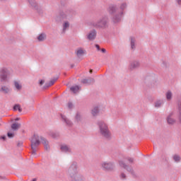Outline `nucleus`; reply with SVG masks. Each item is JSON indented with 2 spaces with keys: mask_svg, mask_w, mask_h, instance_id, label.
<instances>
[{
  "mask_svg": "<svg viewBox=\"0 0 181 181\" xmlns=\"http://www.w3.org/2000/svg\"><path fill=\"white\" fill-rule=\"evenodd\" d=\"M1 139H3L4 141H5V139H6V136H2L1 137Z\"/></svg>",
  "mask_w": 181,
  "mask_h": 181,
  "instance_id": "473e14b6",
  "label": "nucleus"
},
{
  "mask_svg": "<svg viewBox=\"0 0 181 181\" xmlns=\"http://www.w3.org/2000/svg\"><path fill=\"white\" fill-rule=\"evenodd\" d=\"M40 144V141H39V136L37 134H35L31 139V148L33 151H35L37 145H39Z\"/></svg>",
  "mask_w": 181,
  "mask_h": 181,
  "instance_id": "7ed1b4c3",
  "label": "nucleus"
},
{
  "mask_svg": "<svg viewBox=\"0 0 181 181\" xmlns=\"http://www.w3.org/2000/svg\"><path fill=\"white\" fill-rule=\"evenodd\" d=\"M120 21H121V18L120 17H115L113 18L114 23H117V22H119Z\"/></svg>",
  "mask_w": 181,
  "mask_h": 181,
  "instance_id": "393cba45",
  "label": "nucleus"
},
{
  "mask_svg": "<svg viewBox=\"0 0 181 181\" xmlns=\"http://www.w3.org/2000/svg\"><path fill=\"white\" fill-rule=\"evenodd\" d=\"M76 122H80V121H81V115L76 114Z\"/></svg>",
  "mask_w": 181,
  "mask_h": 181,
  "instance_id": "4be33fe9",
  "label": "nucleus"
},
{
  "mask_svg": "<svg viewBox=\"0 0 181 181\" xmlns=\"http://www.w3.org/2000/svg\"><path fill=\"white\" fill-rule=\"evenodd\" d=\"M45 39H46L45 34H40L37 37V40H39V42H42V40H45Z\"/></svg>",
  "mask_w": 181,
  "mask_h": 181,
  "instance_id": "dca6fc26",
  "label": "nucleus"
},
{
  "mask_svg": "<svg viewBox=\"0 0 181 181\" xmlns=\"http://www.w3.org/2000/svg\"><path fill=\"white\" fill-rule=\"evenodd\" d=\"M178 4H181V0H177Z\"/></svg>",
  "mask_w": 181,
  "mask_h": 181,
  "instance_id": "ea45409f",
  "label": "nucleus"
},
{
  "mask_svg": "<svg viewBox=\"0 0 181 181\" xmlns=\"http://www.w3.org/2000/svg\"><path fill=\"white\" fill-rule=\"evenodd\" d=\"M21 128V124L19 123H13L11 125V129H13V131H17V129Z\"/></svg>",
  "mask_w": 181,
  "mask_h": 181,
  "instance_id": "9d476101",
  "label": "nucleus"
},
{
  "mask_svg": "<svg viewBox=\"0 0 181 181\" xmlns=\"http://www.w3.org/2000/svg\"><path fill=\"white\" fill-rule=\"evenodd\" d=\"M125 6H127V4H122V8H125Z\"/></svg>",
  "mask_w": 181,
  "mask_h": 181,
  "instance_id": "e433bc0d",
  "label": "nucleus"
},
{
  "mask_svg": "<svg viewBox=\"0 0 181 181\" xmlns=\"http://www.w3.org/2000/svg\"><path fill=\"white\" fill-rule=\"evenodd\" d=\"M87 81H88L86 80V79H83V80L82 81V83H87Z\"/></svg>",
  "mask_w": 181,
  "mask_h": 181,
  "instance_id": "f704fd0d",
  "label": "nucleus"
},
{
  "mask_svg": "<svg viewBox=\"0 0 181 181\" xmlns=\"http://www.w3.org/2000/svg\"><path fill=\"white\" fill-rule=\"evenodd\" d=\"M13 110L15 111H19V112H22V108L21 107V105H15L13 107Z\"/></svg>",
  "mask_w": 181,
  "mask_h": 181,
  "instance_id": "a211bd4d",
  "label": "nucleus"
},
{
  "mask_svg": "<svg viewBox=\"0 0 181 181\" xmlns=\"http://www.w3.org/2000/svg\"><path fill=\"white\" fill-rule=\"evenodd\" d=\"M160 105H162V102H160V101H157V102L156 103V104H155V107H156V108H158V107H160Z\"/></svg>",
  "mask_w": 181,
  "mask_h": 181,
  "instance_id": "bb28decb",
  "label": "nucleus"
},
{
  "mask_svg": "<svg viewBox=\"0 0 181 181\" xmlns=\"http://www.w3.org/2000/svg\"><path fill=\"white\" fill-rule=\"evenodd\" d=\"M71 91H72V93H74V94H76V93H78V90H80V88L77 86H72L70 88Z\"/></svg>",
  "mask_w": 181,
  "mask_h": 181,
  "instance_id": "4468645a",
  "label": "nucleus"
},
{
  "mask_svg": "<svg viewBox=\"0 0 181 181\" xmlns=\"http://www.w3.org/2000/svg\"><path fill=\"white\" fill-rule=\"evenodd\" d=\"M131 45H132V49H134V47L135 46V40L132 39Z\"/></svg>",
  "mask_w": 181,
  "mask_h": 181,
  "instance_id": "cd10ccee",
  "label": "nucleus"
},
{
  "mask_svg": "<svg viewBox=\"0 0 181 181\" xmlns=\"http://www.w3.org/2000/svg\"><path fill=\"white\" fill-rule=\"evenodd\" d=\"M167 121H168V123L171 124V125L175 124V119H173V117H172V115H169L168 117Z\"/></svg>",
  "mask_w": 181,
  "mask_h": 181,
  "instance_id": "f8f14e48",
  "label": "nucleus"
},
{
  "mask_svg": "<svg viewBox=\"0 0 181 181\" xmlns=\"http://www.w3.org/2000/svg\"><path fill=\"white\" fill-rule=\"evenodd\" d=\"M95 36H97V33H95V30H93L88 35V39L89 40H94V39H95Z\"/></svg>",
  "mask_w": 181,
  "mask_h": 181,
  "instance_id": "423d86ee",
  "label": "nucleus"
},
{
  "mask_svg": "<svg viewBox=\"0 0 181 181\" xmlns=\"http://www.w3.org/2000/svg\"><path fill=\"white\" fill-rule=\"evenodd\" d=\"M1 90L3 91V93H5L6 94L9 92V88L6 86H2Z\"/></svg>",
  "mask_w": 181,
  "mask_h": 181,
  "instance_id": "6ab92c4d",
  "label": "nucleus"
},
{
  "mask_svg": "<svg viewBox=\"0 0 181 181\" xmlns=\"http://www.w3.org/2000/svg\"><path fill=\"white\" fill-rule=\"evenodd\" d=\"M108 11L110 13H114V12H115V6H110Z\"/></svg>",
  "mask_w": 181,
  "mask_h": 181,
  "instance_id": "412c9836",
  "label": "nucleus"
},
{
  "mask_svg": "<svg viewBox=\"0 0 181 181\" xmlns=\"http://www.w3.org/2000/svg\"><path fill=\"white\" fill-rule=\"evenodd\" d=\"M107 23L108 18L107 17H103L99 19L97 23H95L93 25L95 26V28H104Z\"/></svg>",
  "mask_w": 181,
  "mask_h": 181,
  "instance_id": "f03ea898",
  "label": "nucleus"
},
{
  "mask_svg": "<svg viewBox=\"0 0 181 181\" xmlns=\"http://www.w3.org/2000/svg\"><path fill=\"white\" fill-rule=\"evenodd\" d=\"M15 120L16 121H19V118H16Z\"/></svg>",
  "mask_w": 181,
  "mask_h": 181,
  "instance_id": "a19ab883",
  "label": "nucleus"
},
{
  "mask_svg": "<svg viewBox=\"0 0 181 181\" xmlns=\"http://www.w3.org/2000/svg\"><path fill=\"white\" fill-rule=\"evenodd\" d=\"M129 161L131 163L134 162V158H129Z\"/></svg>",
  "mask_w": 181,
  "mask_h": 181,
  "instance_id": "c9c22d12",
  "label": "nucleus"
},
{
  "mask_svg": "<svg viewBox=\"0 0 181 181\" xmlns=\"http://www.w3.org/2000/svg\"><path fill=\"white\" fill-rule=\"evenodd\" d=\"M136 67H139V63L137 62H134L130 64V69L134 70V69H136Z\"/></svg>",
  "mask_w": 181,
  "mask_h": 181,
  "instance_id": "0eeeda50",
  "label": "nucleus"
},
{
  "mask_svg": "<svg viewBox=\"0 0 181 181\" xmlns=\"http://www.w3.org/2000/svg\"><path fill=\"white\" fill-rule=\"evenodd\" d=\"M40 86H43V84H45V80L40 81Z\"/></svg>",
  "mask_w": 181,
  "mask_h": 181,
  "instance_id": "2f4dec72",
  "label": "nucleus"
},
{
  "mask_svg": "<svg viewBox=\"0 0 181 181\" xmlns=\"http://www.w3.org/2000/svg\"><path fill=\"white\" fill-rule=\"evenodd\" d=\"M102 167L106 170H112L114 169V164L112 163H102Z\"/></svg>",
  "mask_w": 181,
  "mask_h": 181,
  "instance_id": "39448f33",
  "label": "nucleus"
},
{
  "mask_svg": "<svg viewBox=\"0 0 181 181\" xmlns=\"http://www.w3.org/2000/svg\"><path fill=\"white\" fill-rule=\"evenodd\" d=\"M41 142L42 144H43L45 149H49V145H48L49 142H47V141L45 138L43 137L41 138Z\"/></svg>",
  "mask_w": 181,
  "mask_h": 181,
  "instance_id": "6e6552de",
  "label": "nucleus"
},
{
  "mask_svg": "<svg viewBox=\"0 0 181 181\" xmlns=\"http://www.w3.org/2000/svg\"><path fill=\"white\" fill-rule=\"evenodd\" d=\"M29 2L31 6H36V1H35V0H30Z\"/></svg>",
  "mask_w": 181,
  "mask_h": 181,
  "instance_id": "a878e982",
  "label": "nucleus"
},
{
  "mask_svg": "<svg viewBox=\"0 0 181 181\" xmlns=\"http://www.w3.org/2000/svg\"><path fill=\"white\" fill-rule=\"evenodd\" d=\"M99 128L100 129V134H102L105 138H110V136H111V133H110V131L108 130V127L104 122H99Z\"/></svg>",
  "mask_w": 181,
  "mask_h": 181,
  "instance_id": "f257e3e1",
  "label": "nucleus"
},
{
  "mask_svg": "<svg viewBox=\"0 0 181 181\" xmlns=\"http://www.w3.org/2000/svg\"><path fill=\"white\" fill-rule=\"evenodd\" d=\"M70 107H71V106H70V104H69V108H70Z\"/></svg>",
  "mask_w": 181,
  "mask_h": 181,
  "instance_id": "c03bdc74",
  "label": "nucleus"
},
{
  "mask_svg": "<svg viewBox=\"0 0 181 181\" xmlns=\"http://www.w3.org/2000/svg\"><path fill=\"white\" fill-rule=\"evenodd\" d=\"M54 83H56V80H54V79L52 80L49 84V86H53V84H54Z\"/></svg>",
  "mask_w": 181,
  "mask_h": 181,
  "instance_id": "c756f323",
  "label": "nucleus"
},
{
  "mask_svg": "<svg viewBox=\"0 0 181 181\" xmlns=\"http://www.w3.org/2000/svg\"><path fill=\"white\" fill-rule=\"evenodd\" d=\"M83 54H84V50H83L82 49H78L76 51V56H78V57H80V56H83Z\"/></svg>",
  "mask_w": 181,
  "mask_h": 181,
  "instance_id": "f3484780",
  "label": "nucleus"
},
{
  "mask_svg": "<svg viewBox=\"0 0 181 181\" xmlns=\"http://www.w3.org/2000/svg\"><path fill=\"white\" fill-rule=\"evenodd\" d=\"M90 73H93V70H90Z\"/></svg>",
  "mask_w": 181,
  "mask_h": 181,
  "instance_id": "79ce46f5",
  "label": "nucleus"
},
{
  "mask_svg": "<svg viewBox=\"0 0 181 181\" xmlns=\"http://www.w3.org/2000/svg\"><path fill=\"white\" fill-rule=\"evenodd\" d=\"M121 178L125 179V174H121Z\"/></svg>",
  "mask_w": 181,
  "mask_h": 181,
  "instance_id": "72a5a7b5",
  "label": "nucleus"
},
{
  "mask_svg": "<svg viewBox=\"0 0 181 181\" xmlns=\"http://www.w3.org/2000/svg\"><path fill=\"white\" fill-rule=\"evenodd\" d=\"M173 159H174L175 162H180V156H179L177 155H175L173 156Z\"/></svg>",
  "mask_w": 181,
  "mask_h": 181,
  "instance_id": "5701e85b",
  "label": "nucleus"
},
{
  "mask_svg": "<svg viewBox=\"0 0 181 181\" xmlns=\"http://www.w3.org/2000/svg\"><path fill=\"white\" fill-rule=\"evenodd\" d=\"M71 169H73V167H71V168H70V170H71Z\"/></svg>",
  "mask_w": 181,
  "mask_h": 181,
  "instance_id": "37998d69",
  "label": "nucleus"
},
{
  "mask_svg": "<svg viewBox=\"0 0 181 181\" xmlns=\"http://www.w3.org/2000/svg\"><path fill=\"white\" fill-rule=\"evenodd\" d=\"M97 114H98V107H95L92 110V115L95 116Z\"/></svg>",
  "mask_w": 181,
  "mask_h": 181,
  "instance_id": "aec40b11",
  "label": "nucleus"
},
{
  "mask_svg": "<svg viewBox=\"0 0 181 181\" xmlns=\"http://www.w3.org/2000/svg\"><path fill=\"white\" fill-rule=\"evenodd\" d=\"M70 27V23L69 21H64L63 23V31L65 32V30H67Z\"/></svg>",
  "mask_w": 181,
  "mask_h": 181,
  "instance_id": "1a4fd4ad",
  "label": "nucleus"
},
{
  "mask_svg": "<svg viewBox=\"0 0 181 181\" xmlns=\"http://www.w3.org/2000/svg\"><path fill=\"white\" fill-rule=\"evenodd\" d=\"M7 136H8V138H13V136H15L13 133H8Z\"/></svg>",
  "mask_w": 181,
  "mask_h": 181,
  "instance_id": "c85d7f7f",
  "label": "nucleus"
},
{
  "mask_svg": "<svg viewBox=\"0 0 181 181\" xmlns=\"http://www.w3.org/2000/svg\"><path fill=\"white\" fill-rule=\"evenodd\" d=\"M8 70L6 69H1L0 71V80L1 81H5L6 80V78L8 77Z\"/></svg>",
  "mask_w": 181,
  "mask_h": 181,
  "instance_id": "20e7f679",
  "label": "nucleus"
},
{
  "mask_svg": "<svg viewBox=\"0 0 181 181\" xmlns=\"http://www.w3.org/2000/svg\"><path fill=\"white\" fill-rule=\"evenodd\" d=\"M119 165H120V166H122V168H125V165L124 164V162L120 161V162H119Z\"/></svg>",
  "mask_w": 181,
  "mask_h": 181,
  "instance_id": "7c9ffc66",
  "label": "nucleus"
},
{
  "mask_svg": "<svg viewBox=\"0 0 181 181\" xmlns=\"http://www.w3.org/2000/svg\"><path fill=\"white\" fill-rule=\"evenodd\" d=\"M14 86L17 90H21V88H22V85H21V82L18 81H14Z\"/></svg>",
  "mask_w": 181,
  "mask_h": 181,
  "instance_id": "ddd939ff",
  "label": "nucleus"
},
{
  "mask_svg": "<svg viewBox=\"0 0 181 181\" xmlns=\"http://www.w3.org/2000/svg\"><path fill=\"white\" fill-rule=\"evenodd\" d=\"M166 98H167V100H170V98H172V92L170 91L167 92Z\"/></svg>",
  "mask_w": 181,
  "mask_h": 181,
  "instance_id": "b1692460",
  "label": "nucleus"
},
{
  "mask_svg": "<svg viewBox=\"0 0 181 181\" xmlns=\"http://www.w3.org/2000/svg\"><path fill=\"white\" fill-rule=\"evenodd\" d=\"M62 119H64V122H66V125H68V127H71V125H73V123L71 122V121H70L69 119L66 118L64 116H62Z\"/></svg>",
  "mask_w": 181,
  "mask_h": 181,
  "instance_id": "9b49d317",
  "label": "nucleus"
},
{
  "mask_svg": "<svg viewBox=\"0 0 181 181\" xmlns=\"http://www.w3.org/2000/svg\"><path fill=\"white\" fill-rule=\"evenodd\" d=\"M95 47H97V49H100V46L98 45H96Z\"/></svg>",
  "mask_w": 181,
  "mask_h": 181,
  "instance_id": "58836bf2",
  "label": "nucleus"
},
{
  "mask_svg": "<svg viewBox=\"0 0 181 181\" xmlns=\"http://www.w3.org/2000/svg\"><path fill=\"white\" fill-rule=\"evenodd\" d=\"M102 52H103V53H105V52H106L105 49L103 48Z\"/></svg>",
  "mask_w": 181,
  "mask_h": 181,
  "instance_id": "4c0bfd02",
  "label": "nucleus"
},
{
  "mask_svg": "<svg viewBox=\"0 0 181 181\" xmlns=\"http://www.w3.org/2000/svg\"><path fill=\"white\" fill-rule=\"evenodd\" d=\"M61 149L62 152H70V148L66 145L62 146Z\"/></svg>",
  "mask_w": 181,
  "mask_h": 181,
  "instance_id": "2eb2a0df",
  "label": "nucleus"
}]
</instances>
